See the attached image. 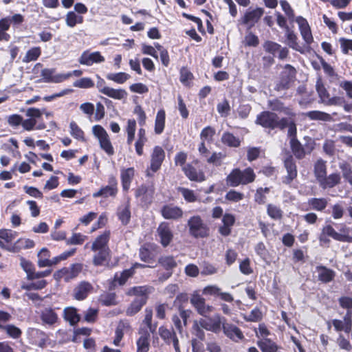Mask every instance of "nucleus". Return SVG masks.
<instances>
[{
    "instance_id": "1",
    "label": "nucleus",
    "mask_w": 352,
    "mask_h": 352,
    "mask_svg": "<svg viewBox=\"0 0 352 352\" xmlns=\"http://www.w3.org/2000/svg\"><path fill=\"white\" fill-rule=\"evenodd\" d=\"M255 178L256 175L252 168L248 167L243 170L236 168L232 170L226 180L228 186L237 187L240 185L250 184L255 180Z\"/></svg>"
},
{
    "instance_id": "2",
    "label": "nucleus",
    "mask_w": 352,
    "mask_h": 352,
    "mask_svg": "<svg viewBox=\"0 0 352 352\" xmlns=\"http://www.w3.org/2000/svg\"><path fill=\"white\" fill-rule=\"evenodd\" d=\"M256 123L264 128L283 129L287 124V118L279 119L278 116L270 111H263L256 117Z\"/></svg>"
},
{
    "instance_id": "3",
    "label": "nucleus",
    "mask_w": 352,
    "mask_h": 352,
    "mask_svg": "<svg viewBox=\"0 0 352 352\" xmlns=\"http://www.w3.org/2000/svg\"><path fill=\"white\" fill-rule=\"evenodd\" d=\"M296 74L294 67L289 64L285 65L275 82L274 90L280 91L288 89L296 78Z\"/></svg>"
},
{
    "instance_id": "4",
    "label": "nucleus",
    "mask_w": 352,
    "mask_h": 352,
    "mask_svg": "<svg viewBox=\"0 0 352 352\" xmlns=\"http://www.w3.org/2000/svg\"><path fill=\"white\" fill-rule=\"evenodd\" d=\"M189 232L195 238H204L209 235V228L199 216H193L188 221Z\"/></svg>"
},
{
    "instance_id": "5",
    "label": "nucleus",
    "mask_w": 352,
    "mask_h": 352,
    "mask_svg": "<svg viewBox=\"0 0 352 352\" xmlns=\"http://www.w3.org/2000/svg\"><path fill=\"white\" fill-rule=\"evenodd\" d=\"M92 131L98 138L101 148L109 155H112L114 153V150L105 129L100 125H95L92 128Z\"/></svg>"
},
{
    "instance_id": "6",
    "label": "nucleus",
    "mask_w": 352,
    "mask_h": 352,
    "mask_svg": "<svg viewBox=\"0 0 352 352\" xmlns=\"http://www.w3.org/2000/svg\"><path fill=\"white\" fill-rule=\"evenodd\" d=\"M118 192V181L113 175H111L108 179V185L102 187L98 192L93 194L95 198L102 197L104 198L116 197Z\"/></svg>"
},
{
    "instance_id": "7",
    "label": "nucleus",
    "mask_w": 352,
    "mask_h": 352,
    "mask_svg": "<svg viewBox=\"0 0 352 352\" xmlns=\"http://www.w3.org/2000/svg\"><path fill=\"white\" fill-rule=\"evenodd\" d=\"M263 14L264 9L262 8H256L255 9L249 8L241 18L239 23L246 25L248 29H250L259 21Z\"/></svg>"
},
{
    "instance_id": "8",
    "label": "nucleus",
    "mask_w": 352,
    "mask_h": 352,
    "mask_svg": "<svg viewBox=\"0 0 352 352\" xmlns=\"http://www.w3.org/2000/svg\"><path fill=\"white\" fill-rule=\"evenodd\" d=\"M225 336L234 342H239L245 339V336L242 331L236 325L226 322V319L224 318L221 326Z\"/></svg>"
},
{
    "instance_id": "9",
    "label": "nucleus",
    "mask_w": 352,
    "mask_h": 352,
    "mask_svg": "<svg viewBox=\"0 0 352 352\" xmlns=\"http://www.w3.org/2000/svg\"><path fill=\"white\" fill-rule=\"evenodd\" d=\"M316 90L320 102L326 105H338L342 102V100L339 97L330 98L329 94L325 89L322 80L318 79L316 84Z\"/></svg>"
},
{
    "instance_id": "10",
    "label": "nucleus",
    "mask_w": 352,
    "mask_h": 352,
    "mask_svg": "<svg viewBox=\"0 0 352 352\" xmlns=\"http://www.w3.org/2000/svg\"><path fill=\"white\" fill-rule=\"evenodd\" d=\"M155 188L152 185L142 184L135 191V197L144 205L150 204L153 199Z\"/></svg>"
},
{
    "instance_id": "11",
    "label": "nucleus",
    "mask_w": 352,
    "mask_h": 352,
    "mask_svg": "<svg viewBox=\"0 0 352 352\" xmlns=\"http://www.w3.org/2000/svg\"><path fill=\"white\" fill-rule=\"evenodd\" d=\"M223 317H221L219 314H216L213 317L201 319L199 321L200 326L213 333H218L221 330V326L223 321Z\"/></svg>"
},
{
    "instance_id": "12",
    "label": "nucleus",
    "mask_w": 352,
    "mask_h": 352,
    "mask_svg": "<svg viewBox=\"0 0 352 352\" xmlns=\"http://www.w3.org/2000/svg\"><path fill=\"white\" fill-rule=\"evenodd\" d=\"M104 60V57L100 52H91L89 50L84 51L78 59L80 64L87 66H91L94 63H101Z\"/></svg>"
},
{
    "instance_id": "13",
    "label": "nucleus",
    "mask_w": 352,
    "mask_h": 352,
    "mask_svg": "<svg viewBox=\"0 0 352 352\" xmlns=\"http://www.w3.org/2000/svg\"><path fill=\"white\" fill-rule=\"evenodd\" d=\"M296 22L298 25L299 30L305 43L309 45L314 42V38L311 34L310 26L306 19L299 16L296 19Z\"/></svg>"
},
{
    "instance_id": "14",
    "label": "nucleus",
    "mask_w": 352,
    "mask_h": 352,
    "mask_svg": "<svg viewBox=\"0 0 352 352\" xmlns=\"http://www.w3.org/2000/svg\"><path fill=\"white\" fill-rule=\"evenodd\" d=\"M159 334L166 344H173L175 352H181L179 346V340L175 332L173 329H168L164 327H160L159 328Z\"/></svg>"
},
{
    "instance_id": "15",
    "label": "nucleus",
    "mask_w": 352,
    "mask_h": 352,
    "mask_svg": "<svg viewBox=\"0 0 352 352\" xmlns=\"http://www.w3.org/2000/svg\"><path fill=\"white\" fill-rule=\"evenodd\" d=\"M94 287L87 281H81L74 289L73 296L77 300H83L92 292Z\"/></svg>"
},
{
    "instance_id": "16",
    "label": "nucleus",
    "mask_w": 352,
    "mask_h": 352,
    "mask_svg": "<svg viewBox=\"0 0 352 352\" xmlns=\"http://www.w3.org/2000/svg\"><path fill=\"white\" fill-rule=\"evenodd\" d=\"M28 336L33 344L41 348L45 347L48 342L47 334L38 329H30Z\"/></svg>"
},
{
    "instance_id": "17",
    "label": "nucleus",
    "mask_w": 352,
    "mask_h": 352,
    "mask_svg": "<svg viewBox=\"0 0 352 352\" xmlns=\"http://www.w3.org/2000/svg\"><path fill=\"white\" fill-rule=\"evenodd\" d=\"M160 243L164 247L168 246L171 242L173 234L168 223L162 222L157 230Z\"/></svg>"
},
{
    "instance_id": "18",
    "label": "nucleus",
    "mask_w": 352,
    "mask_h": 352,
    "mask_svg": "<svg viewBox=\"0 0 352 352\" xmlns=\"http://www.w3.org/2000/svg\"><path fill=\"white\" fill-rule=\"evenodd\" d=\"M161 214L166 219L177 220L183 215L182 208L173 204H166L161 209Z\"/></svg>"
},
{
    "instance_id": "19",
    "label": "nucleus",
    "mask_w": 352,
    "mask_h": 352,
    "mask_svg": "<svg viewBox=\"0 0 352 352\" xmlns=\"http://www.w3.org/2000/svg\"><path fill=\"white\" fill-rule=\"evenodd\" d=\"M331 324L336 331L349 333L352 329V318L350 316V313H346L343 317V320H332Z\"/></svg>"
},
{
    "instance_id": "20",
    "label": "nucleus",
    "mask_w": 352,
    "mask_h": 352,
    "mask_svg": "<svg viewBox=\"0 0 352 352\" xmlns=\"http://www.w3.org/2000/svg\"><path fill=\"white\" fill-rule=\"evenodd\" d=\"M165 157V153L162 147L155 146L151 154V169L156 172L161 167L162 163Z\"/></svg>"
},
{
    "instance_id": "21",
    "label": "nucleus",
    "mask_w": 352,
    "mask_h": 352,
    "mask_svg": "<svg viewBox=\"0 0 352 352\" xmlns=\"http://www.w3.org/2000/svg\"><path fill=\"white\" fill-rule=\"evenodd\" d=\"M341 177L338 173H331L329 175H325L318 183L320 188L324 190L329 189L335 187L340 183Z\"/></svg>"
},
{
    "instance_id": "22",
    "label": "nucleus",
    "mask_w": 352,
    "mask_h": 352,
    "mask_svg": "<svg viewBox=\"0 0 352 352\" xmlns=\"http://www.w3.org/2000/svg\"><path fill=\"white\" fill-rule=\"evenodd\" d=\"M186 176L191 181L203 182L205 180V175L201 170H197L191 164H186L182 168Z\"/></svg>"
},
{
    "instance_id": "23",
    "label": "nucleus",
    "mask_w": 352,
    "mask_h": 352,
    "mask_svg": "<svg viewBox=\"0 0 352 352\" xmlns=\"http://www.w3.org/2000/svg\"><path fill=\"white\" fill-rule=\"evenodd\" d=\"M82 270V265L80 263L72 264L69 267H65L60 270L57 274H63L65 279L68 281L78 276Z\"/></svg>"
},
{
    "instance_id": "24",
    "label": "nucleus",
    "mask_w": 352,
    "mask_h": 352,
    "mask_svg": "<svg viewBox=\"0 0 352 352\" xmlns=\"http://www.w3.org/2000/svg\"><path fill=\"white\" fill-rule=\"evenodd\" d=\"M134 175L135 169L133 168H122L121 170V183L124 191L127 192L129 190Z\"/></svg>"
},
{
    "instance_id": "25",
    "label": "nucleus",
    "mask_w": 352,
    "mask_h": 352,
    "mask_svg": "<svg viewBox=\"0 0 352 352\" xmlns=\"http://www.w3.org/2000/svg\"><path fill=\"white\" fill-rule=\"evenodd\" d=\"M41 76L43 81L47 83H60L63 82L62 74H55V69H43Z\"/></svg>"
},
{
    "instance_id": "26",
    "label": "nucleus",
    "mask_w": 352,
    "mask_h": 352,
    "mask_svg": "<svg viewBox=\"0 0 352 352\" xmlns=\"http://www.w3.org/2000/svg\"><path fill=\"white\" fill-rule=\"evenodd\" d=\"M235 222L234 215L226 213L223 215L222 219L223 225L219 228V233L224 236H228L231 233V229Z\"/></svg>"
},
{
    "instance_id": "27",
    "label": "nucleus",
    "mask_w": 352,
    "mask_h": 352,
    "mask_svg": "<svg viewBox=\"0 0 352 352\" xmlns=\"http://www.w3.org/2000/svg\"><path fill=\"white\" fill-rule=\"evenodd\" d=\"M284 164L287 172V175L285 177L284 182L289 184L297 176L296 166L292 156L287 157Z\"/></svg>"
},
{
    "instance_id": "28",
    "label": "nucleus",
    "mask_w": 352,
    "mask_h": 352,
    "mask_svg": "<svg viewBox=\"0 0 352 352\" xmlns=\"http://www.w3.org/2000/svg\"><path fill=\"white\" fill-rule=\"evenodd\" d=\"M285 36L286 37V44L293 50L303 53L302 47L297 42L298 37L293 30L289 28H286L285 30Z\"/></svg>"
},
{
    "instance_id": "29",
    "label": "nucleus",
    "mask_w": 352,
    "mask_h": 352,
    "mask_svg": "<svg viewBox=\"0 0 352 352\" xmlns=\"http://www.w3.org/2000/svg\"><path fill=\"white\" fill-rule=\"evenodd\" d=\"M109 232H105L96 238L91 245V250L94 252L98 250H109L107 243L109 239Z\"/></svg>"
},
{
    "instance_id": "30",
    "label": "nucleus",
    "mask_w": 352,
    "mask_h": 352,
    "mask_svg": "<svg viewBox=\"0 0 352 352\" xmlns=\"http://www.w3.org/2000/svg\"><path fill=\"white\" fill-rule=\"evenodd\" d=\"M41 319L43 324L53 325L58 320V315L54 309L45 308L41 312Z\"/></svg>"
},
{
    "instance_id": "31",
    "label": "nucleus",
    "mask_w": 352,
    "mask_h": 352,
    "mask_svg": "<svg viewBox=\"0 0 352 352\" xmlns=\"http://www.w3.org/2000/svg\"><path fill=\"white\" fill-rule=\"evenodd\" d=\"M328 202L327 198H310L307 201V204L310 209L322 212L327 208Z\"/></svg>"
},
{
    "instance_id": "32",
    "label": "nucleus",
    "mask_w": 352,
    "mask_h": 352,
    "mask_svg": "<svg viewBox=\"0 0 352 352\" xmlns=\"http://www.w3.org/2000/svg\"><path fill=\"white\" fill-rule=\"evenodd\" d=\"M256 344L262 352H276L279 349L276 343L270 338L260 339Z\"/></svg>"
},
{
    "instance_id": "33",
    "label": "nucleus",
    "mask_w": 352,
    "mask_h": 352,
    "mask_svg": "<svg viewBox=\"0 0 352 352\" xmlns=\"http://www.w3.org/2000/svg\"><path fill=\"white\" fill-rule=\"evenodd\" d=\"M147 297H136L135 299L131 302L130 306L126 309L127 316H133L137 314L146 302Z\"/></svg>"
},
{
    "instance_id": "34",
    "label": "nucleus",
    "mask_w": 352,
    "mask_h": 352,
    "mask_svg": "<svg viewBox=\"0 0 352 352\" xmlns=\"http://www.w3.org/2000/svg\"><path fill=\"white\" fill-rule=\"evenodd\" d=\"M118 216L123 225L129 223L131 219L130 202L129 200L125 204L122 205L118 208Z\"/></svg>"
},
{
    "instance_id": "35",
    "label": "nucleus",
    "mask_w": 352,
    "mask_h": 352,
    "mask_svg": "<svg viewBox=\"0 0 352 352\" xmlns=\"http://www.w3.org/2000/svg\"><path fill=\"white\" fill-rule=\"evenodd\" d=\"M64 319L68 321L71 325L78 323L80 319V315L77 313V309L73 307H66L63 311Z\"/></svg>"
},
{
    "instance_id": "36",
    "label": "nucleus",
    "mask_w": 352,
    "mask_h": 352,
    "mask_svg": "<svg viewBox=\"0 0 352 352\" xmlns=\"http://www.w3.org/2000/svg\"><path fill=\"white\" fill-rule=\"evenodd\" d=\"M104 95L114 100H126L128 96V93L124 89H114L109 87Z\"/></svg>"
},
{
    "instance_id": "37",
    "label": "nucleus",
    "mask_w": 352,
    "mask_h": 352,
    "mask_svg": "<svg viewBox=\"0 0 352 352\" xmlns=\"http://www.w3.org/2000/svg\"><path fill=\"white\" fill-rule=\"evenodd\" d=\"M314 175L318 182L327 175L326 162L320 159L316 161L314 164Z\"/></svg>"
},
{
    "instance_id": "38",
    "label": "nucleus",
    "mask_w": 352,
    "mask_h": 352,
    "mask_svg": "<svg viewBox=\"0 0 352 352\" xmlns=\"http://www.w3.org/2000/svg\"><path fill=\"white\" fill-rule=\"evenodd\" d=\"M150 334L146 331L137 340V352H148L150 346Z\"/></svg>"
},
{
    "instance_id": "39",
    "label": "nucleus",
    "mask_w": 352,
    "mask_h": 352,
    "mask_svg": "<svg viewBox=\"0 0 352 352\" xmlns=\"http://www.w3.org/2000/svg\"><path fill=\"white\" fill-rule=\"evenodd\" d=\"M10 25V17H5L0 20V41H8L10 39V35L6 32Z\"/></svg>"
},
{
    "instance_id": "40",
    "label": "nucleus",
    "mask_w": 352,
    "mask_h": 352,
    "mask_svg": "<svg viewBox=\"0 0 352 352\" xmlns=\"http://www.w3.org/2000/svg\"><path fill=\"white\" fill-rule=\"evenodd\" d=\"M138 266L144 267V265H143L136 263L134 265L133 267L124 270L120 275L116 274L115 275L114 281L116 283H118L120 285L124 284L126 280L133 274L134 267H136Z\"/></svg>"
},
{
    "instance_id": "41",
    "label": "nucleus",
    "mask_w": 352,
    "mask_h": 352,
    "mask_svg": "<svg viewBox=\"0 0 352 352\" xmlns=\"http://www.w3.org/2000/svg\"><path fill=\"white\" fill-rule=\"evenodd\" d=\"M318 279L324 283H329L333 280L334 272L331 270L327 269L324 266H318Z\"/></svg>"
},
{
    "instance_id": "42",
    "label": "nucleus",
    "mask_w": 352,
    "mask_h": 352,
    "mask_svg": "<svg viewBox=\"0 0 352 352\" xmlns=\"http://www.w3.org/2000/svg\"><path fill=\"white\" fill-rule=\"evenodd\" d=\"M165 118L166 114L164 110H159L155 122V133L156 134H161L163 132L165 126Z\"/></svg>"
},
{
    "instance_id": "43",
    "label": "nucleus",
    "mask_w": 352,
    "mask_h": 352,
    "mask_svg": "<svg viewBox=\"0 0 352 352\" xmlns=\"http://www.w3.org/2000/svg\"><path fill=\"white\" fill-rule=\"evenodd\" d=\"M290 145L293 153L297 158L302 159L305 157L307 152L296 138L290 139Z\"/></svg>"
},
{
    "instance_id": "44",
    "label": "nucleus",
    "mask_w": 352,
    "mask_h": 352,
    "mask_svg": "<svg viewBox=\"0 0 352 352\" xmlns=\"http://www.w3.org/2000/svg\"><path fill=\"white\" fill-rule=\"evenodd\" d=\"M305 116L311 120L330 121L331 115L320 111H311L305 113Z\"/></svg>"
},
{
    "instance_id": "45",
    "label": "nucleus",
    "mask_w": 352,
    "mask_h": 352,
    "mask_svg": "<svg viewBox=\"0 0 352 352\" xmlns=\"http://www.w3.org/2000/svg\"><path fill=\"white\" fill-rule=\"evenodd\" d=\"M146 141L145 129L140 128L138 131V139L135 144V151L138 155L140 156L143 154V147Z\"/></svg>"
},
{
    "instance_id": "46",
    "label": "nucleus",
    "mask_w": 352,
    "mask_h": 352,
    "mask_svg": "<svg viewBox=\"0 0 352 352\" xmlns=\"http://www.w3.org/2000/svg\"><path fill=\"white\" fill-rule=\"evenodd\" d=\"M221 142L223 144L230 147H238L240 146V140L232 133L226 132L222 135Z\"/></svg>"
},
{
    "instance_id": "47",
    "label": "nucleus",
    "mask_w": 352,
    "mask_h": 352,
    "mask_svg": "<svg viewBox=\"0 0 352 352\" xmlns=\"http://www.w3.org/2000/svg\"><path fill=\"white\" fill-rule=\"evenodd\" d=\"M268 107L272 111L283 112L287 115L290 114V109L285 107L284 104L278 99H273L268 101Z\"/></svg>"
},
{
    "instance_id": "48",
    "label": "nucleus",
    "mask_w": 352,
    "mask_h": 352,
    "mask_svg": "<svg viewBox=\"0 0 352 352\" xmlns=\"http://www.w3.org/2000/svg\"><path fill=\"white\" fill-rule=\"evenodd\" d=\"M66 24L70 28H74L76 24H81L84 21L83 16L76 14L74 12L70 11L66 15Z\"/></svg>"
},
{
    "instance_id": "49",
    "label": "nucleus",
    "mask_w": 352,
    "mask_h": 352,
    "mask_svg": "<svg viewBox=\"0 0 352 352\" xmlns=\"http://www.w3.org/2000/svg\"><path fill=\"white\" fill-rule=\"evenodd\" d=\"M37 121L34 118H28L22 120V126L26 131H32L34 129L41 130L45 128V125L43 123L36 125Z\"/></svg>"
},
{
    "instance_id": "50",
    "label": "nucleus",
    "mask_w": 352,
    "mask_h": 352,
    "mask_svg": "<svg viewBox=\"0 0 352 352\" xmlns=\"http://www.w3.org/2000/svg\"><path fill=\"white\" fill-rule=\"evenodd\" d=\"M106 78L118 84H124L131 78V76L125 72L109 73L106 76Z\"/></svg>"
},
{
    "instance_id": "51",
    "label": "nucleus",
    "mask_w": 352,
    "mask_h": 352,
    "mask_svg": "<svg viewBox=\"0 0 352 352\" xmlns=\"http://www.w3.org/2000/svg\"><path fill=\"white\" fill-rule=\"evenodd\" d=\"M100 302L105 306H111L117 305L116 295L112 292H104L99 298Z\"/></svg>"
},
{
    "instance_id": "52",
    "label": "nucleus",
    "mask_w": 352,
    "mask_h": 352,
    "mask_svg": "<svg viewBox=\"0 0 352 352\" xmlns=\"http://www.w3.org/2000/svg\"><path fill=\"white\" fill-rule=\"evenodd\" d=\"M322 232L324 234L330 236L335 240L342 241H344L345 236L338 233L331 225H326L323 227Z\"/></svg>"
},
{
    "instance_id": "53",
    "label": "nucleus",
    "mask_w": 352,
    "mask_h": 352,
    "mask_svg": "<svg viewBox=\"0 0 352 352\" xmlns=\"http://www.w3.org/2000/svg\"><path fill=\"white\" fill-rule=\"evenodd\" d=\"M41 54V50L39 47H34L30 49L24 56L23 61L24 63H29L34 61L40 56Z\"/></svg>"
},
{
    "instance_id": "54",
    "label": "nucleus",
    "mask_w": 352,
    "mask_h": 352,
    "mask_svg": "<svg viewBox=\"0 0 352 352\" xmlns=\"http://www.w3.org/2000/svg\"><path fill=\"white\" fill-rule=\"evenodd\" d=\"M215 134V130L211 126L204 128L200 133L201 142L211 143Z\"/></svg>"
},
{
    "instance_id": "55",
    "label": "nucleus",
    "mask_w": 352,
    "mask_h": 352,
    "mask_svg": "<svg viewBox=\"0 0 352 352\" xmlns=\"http://www.w3.org/2000/svg\"><path fill=\"white\" fill-rule=\"evenodd\" d=\"M69 129L70 134L73 138L80 141H85L84 132L75 122H70Z\"/></svg>"
},
{
    "instance_id": "56",
    "label": "nucleus",
    "mask_w": 352,
    "mask_h": 352,
    "mask_svg": "<svg viewBox=\"0 0 352 352\" xmlns=\"http://www.w3.org/2000/svg\"><path fill=\"white\" fill-rule=\"evenodd\" d=\"M159 263L162 267H164L167 271L172 270L176 267L177 262L173 256H162L159 259Z\"/></svg>"
},
{
    "instance_id": "57",
    "label": "nucleus",
    "mask_w": 352,
    "mask_h": 352,
    "mask_svg": "<svg viewBox=\"0 0 352 352\" xmlns=\"http://www.w3.org/2000/svg\"><path fill=\"white\" fill-rule=\"evenodd\" d=\"M94 255L93 263L95 265H102L107 260L109 250H98Z\"/></svg>"
},
{
    "instance_id": "58",
    "label": "nucleus",
    "mask_w": 352,
    "mask_h": 352,
    "mask_svg": "<svg viewBox=\"0 0 352 352\" xmlns=\"http://www.w3.org/2000/svg\"><path fill=\"white\" fill-rule=\"evenodd\" d=\"M267 214L273 219H280L283 216V211L281 209L273 204H268L267 207Z\"/></svg>"
},
{
    "instance_id": "59",
    "label": "nucleus",
    "mask_w": 352,
    "mask_h": 352,
    "mask_svg": "<svg viewBox=\"0 0 352 352\" xmlns=\"http://www.w3.org/2000/svg\"><path fill=\"white\" fill-rule=\"evenodd\" d=\"M2 330L5 331L10 337L14 339L19 338L22 333L21 329L13 324H7L2 327Z\"/></svg>"
},
{
    "instance_id": "60",
    "label": "nucleus",
    "mask_w": 352,
    "mask_h": 352,
    "mask_svg": "<svg viewBox=\"0 0 352 352\" xmlns=\"http://www.w3.org/2000/svg\"><path fill=\"white\" fill-rule=\"evenodd\" d=\"M270 192L269 188H258L254 195V200L259 204H263L267 200L266 195Z\"/></svg>"
},
{
    "instance_id": "61",
    "label": "nucleus",
    "mask_w": 352,
    "mask_h": 352,
    "mask_svg": "<svg viewBox=\"0 0 352 352\" xmlns=\"http://www.w3.org/2000/svg\"><path fill=\"white\" fill-rule=\"evenodd\" d=\"M230 103L226 99L219 102L217 105V110L221 117H227L230 114Z\"/></svg>"
},
{
    "instance_id": "62",
    "label": "nucleus",
    "mask_w": 352,
    "mask_h": 352,
    "mask_svg": "<svg viewBox=\"0 0 352 352\" xmlns=\"http://www.w3.org/2000/svg\"><path fill=\"white\" fill-rule=\"evenodd\" d=\"M73 86L81 89H89L94 86V82L90 78L85 77L74 81Z\"/></svg>"
},
{
    "instance_id": "63",
    "label": "nucleus",
    "mask_w": 352,
    "mask_h": 352,
    "mask_svg": "<svg viewBox=\"0 0 352 352\" xmlns=\"http://www.w3.org/2000/svg\"><path fill=\"white\" fill-rule=\"evenodd\" d=\"M17 236V232L12 230L1 229L0 230V239L6 243H11Z\"/></svg>"
},
{
    "instance_id": "64",
    "label": "nucleus",
    "mask_w": 352,
    "mask_h": 352,
    "mask_svg": "<svg viewBox=\"0 0 352 352\" xmlns=\"http://www.w3.org/2000/svg\"><path fill=\"white\" fill-rule=\"evenodd\" d=\"M342 177L352 186V168L349 164L343 163L340 165Z\"/></svg>"
}]
</instances>
